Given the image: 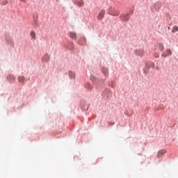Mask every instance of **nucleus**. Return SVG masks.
<instances>
[{"mask_svg":"<svg viewBox=\"0 0 178 178\" xmlns=\"http://www.w3.org/2000/svg\"><path fill=\"white\" fill-rule=\"evenodd\" d=\"M104 16H105V10H102L97 15V19L102 20V19H104Z\"/></svg>","mask_w":178,"mask_h":178,"instance_id":"nucleus-3","label":"nucleus"},{"mask_svg":"<svg viewBox=\"0 0 178 178\" xmlns=\"http://www.w3.org/2000/svg\"><path fill=\"white\" fill-rule=\"evenodd\" d=\"M49 55L44 54L42 58V62H44V63H47V62H49Z\"/></svg>","mask_w":178,"mask_h":178,"instance_id":"nucleus-5","label":"nucleus"},{"mask_svg":"<svg viewBox=\"0 0 178 178\" xmlns=\"http://www.w3.org/2000/svg\"><path fill=\"white\" fill-rule=\"evenodd\" d=\"M103 73L106 76L108 74V69H104V70H102Z\"/></svg>","mask_w":178,"mask_h":178,"instance_id":"nucleus-16","label":"nucleus"},{"mask_svg":"<svg viewBox=\"0 0 178 178\" xmlns=\"http://www.w3.org/2000/svg\"><path fill=\"white\" fill-rule=\"evenodd\" d=\"M150 66H151V67H154V66H155V64H154L153 63H151Z\"/></svg>","mask_w":178,"mask_h":178,"instance_id":"nucleus-17","label":"nucleus"},{"mask_svg":"<svg viewBox=\"0 0 178 178\" xmlns=\"http://www.w3.org/2000/svg\"><path fill=\"white\" fill-rule=\"evenodd\" d=\"M153 56H154V58H159V53H154Z\"/></svg>","mask_w":178,"mask_h":178,"instance_id":"nucleus-15","label":"nucleus"},{"mask_svg":"<svg viewBox=\"0 0 178 178\" xmlns=\"http://www.w3.org/2000/svg\"><path fill=\"white\" fill-rule=\"evenodd\" d=\"M156 47L158 48L159 51H161V52L165 51V46L161 42L157 43Z\"/></svg>","mask_w":178,"mask_h":178,"instance_id":"nucleus-4","label":"nucleus"},{"mask_svg":"<svg viewBox=\"0 0 178 178\" xmlns=\"http://www.w3.org/2000/svg\"><path fill=\"white\" fill-rule=\"evenodd\" d=\"M155 8H156L157 9H159V8H161V3L159 2L156 3Z\"/></svg>","mask_w":178,"mask_h":178,"instance_id":"nucleus-14","label":"nucleus"},{"mask_svg":"<svg viewBox=\"0 0 178 178\" xmlns=\"http://www.w3.org/2000/svg\"><path fill=\"white\" fill-rule=\"evenodd\" d=\"M166 152L165 150H161L158 153V158H159L160 156H162V155H165V153Z\"/></svg>","mask_w":178,"mask_h":178,"instance_id":"nucleus-10","label":"nucleus"},{"mask_svg":"<svg viewBox=\"0 0 178 178\" xmlns=\"http://www.w3.org/2000/svg\"><path fill=\"white\" fill-rule=\"evenodd\" d=\"M136 55L138 56H144V49H138L135 51Z\"/></svg>","mask_w":178,"mask_h":178,"instance_id":"nucleus-2","label":"nucleus"},{"mask_svg":"<svg viewBox=\"0 0 178 178\" xmlns=\"http://www.w3.org/2000/svg\"><path fill=\"white\" fill-rule=\"evenodd\" d=\"M178 31V26H174L172 29V33H177Z\"/></svg>","mask_w":178,"mask_h":178,"instance_id":"nucleus-11","label":"nucleus"},{"mask_svg":"<svg viewBox=\"0 0 178 178\" xmlns=\"http://www.w3.org/2000/svg\"><path fill=\"white\" fill-rule=\"evenodd\" d=\"M122 19L124 21V22H127V20H129V19H130L129 16V14H123L122 16Z\"/></svg>","mask_w":178,"mask_h":178,"instance_id":"nucleus-8","label":"nucleus"},{"mask_svg":"<svg viewBox=\"0 0 178 178\" xmlns=\"http://www.w3.org/2000/svg\"><path fill=\"white\" fill-rule=\"evenodd\" d=\"M170 55H172V50L168 49L161 54V58H168V56H170Z\"/></svg>","mask_w":178,"mask_h":178,"instance_id":"nucleus-1","label":"nucleus"},{"mask_svg":"<svg viewBox=\"0 0 178 178\" xmlns=\"http://www.w3.org/2000/svg\"><path fill=\"white\" fill-rule=\"evenodd\" d=\"M31 38H33V40H35V32L31 31Z\"/></svg>","mask_w":178,"mask_h":178,"instance_id":"nucleus-12","label":"nucleus"},{"mask_svg":"<svg viewBox=\"0 0 178 178\" xmlns=\"http://www.w3.org/2000/svg\"><path fill=\"white\" fill-rule=\"evenodd\" d=\"M18 80H19V83H23V81H24V76H19L18 78Z\"/></svg>","mask_w":178,"mask_h":178,"instance_id":"nucleus-13","label":"nucleus"},{"mask_svg":"<svg viewBox=\"0 0 178 178\" xmlns=\"http://www.w3.org/2000/svg\"><path fill=\"white\" fill-rule=\"evenodd\" d=\"M74 5H77L79 8L84 6V1L83 0L77 1L74 2Z\"/></svg>","mask_w":178,"mask_h":178,"instance_id":"nucleus-6","label":"nucleus"},{"mask_svg":"<svg viewBox=\"0 0 178 178\" xmlns=\"http://www.w3.org/2000/svg\"><path fill=\"white\" fill-rule=\"evenodd\" d=\"M22 2H26V0H21Z\"/></svg>","mask_w":178,"mask_h":178,"instance_id":"nucleus-18","label":"nucleus"},{"mask_svg":"<svg viewBox=\"0 0 178 178\" xmlns=\"http://www.w3.org/2000/svg\"><path fill=\"white\" fill-rule=\"evenodd\" d=\"M69 76L70 77V79H74L76 77V74H74V72L70 71L68 72Z\"/></svg>","mask_w":178,"mask_h":178,"instance_id":"nucleus-9","label":"nucleus"},{"mask_svg":"<svg viewBox=\"0 0 178 178\" xmlns=\"http://www.w3.org/2000/svg\"><path fill=\"white\" fill-rule=\"evenodd\" d=\"M69 36L73 40H76V38H77V34H76V32H70Z\"/></svg>","mask_w":178,"mask_h":178,"instance_id":"nucleus-7","label":"nucleus"},{"mask_svg":"<svg viewBox=\"0 0 178 178\" xmlns=\"http://www.w3.org/2000/svg\"><path fill=\"white\" fill-rule=\"evenodd\" d=\"M108 9H109V10H112V7H110Z\"/></svg>","mask_w":178,"mask_h":178,"instance_id":"nucleus-19","label":"nucleus"}]
</instances>
